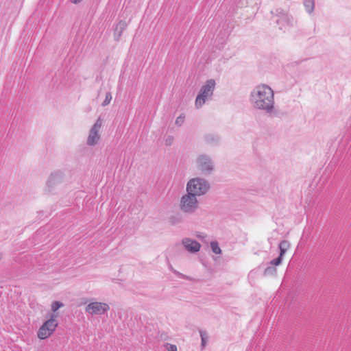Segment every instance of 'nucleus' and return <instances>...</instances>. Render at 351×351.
<instances>
[{
	"label": "nucleus",
	"mask_w": 351,
	"mask_h": 351,
	"mask_svg": "<svg viewBox=\"0 0 351 351\" xmlns=\"http://www.w3.org/2000/svg\"><path fill=\"white\" fill-rule=\"evenodd\" d=\"M250 101L255 109L270 114L274 109V90L266 84L256 86L251 92Z\"/></svg>",
	"instance_id": "obj_1"
},
{
	"label": "nucleus",
	"mask_w": 351,
	"mask_h": 351,
	"mask_svg": "<svg viewBox=\"0 0 351 351\" xmlns=\"http://www.w3.org/2000/svg\"><path fill=\"white\" fill-rule=\"evenodd\" d=\"M210 189L208 182L204 178H196L190 180L186 185V192L195 197L206 194Z\"/></svg>",
	"instance_id": "obj_2"
},
{
	"label": "nucleus",
	"mask_w": 351,
	"mask_h": 351,
	"mask_svg": "<svg viewBox=\"0 0 351 351\" xmlns=\"http://www.w3.org/2000/svg\"><path fill=\"white\" fill-rule=\"evenodd\" d=\"M215 84V80L210 79L202 86L195 99V106L197 108H201L206 101L212 97Z\"/></svg>",
	"instance_id": "obj_3"
},
{
	"label": "nucleus",
	"mask_w": 351,
	"mask_h": 351,
	"mask_svg": "<svg viewBox=\"0 0 351 351\" xmlns=\"http://www.w3.org/2000/svg\"><path fill=\"white\" fill-rule=\"evenodd\" d=\"M179 206L184 213L191 215L198 209L199 202L193 193H187L182 196Z\"/></svg>",
	"instance_id": "obj_4"
},
{
	"label": "nucleus",
	"mask_w": 351,
	"mask_h": 351,
	"mask_svg": "<svg viewBox=\"0 0 351 351\" xmlns=\"http://www.w3.org/2000/svg\"><path fill=\"white\" fill-rule=\"evenodd\" d=\"M58 326L56 315H51V317L47 320L39 328L38 331V337L40 339H45L49 337Z\"/></svg>",
	"instance_id": "obj_5"
},
{
	"label": "nucleus",
	"mask_w": 351,
	"mask_h": 351,
	"mask_svg": "<svg viewBox=\"0 0 351 351\" xmlns=\"http://www.w3.org/2000/svg\"><path fill=\"white\" fill-rule=\"evenodd\" d=\"M103 123V120L99 117L93 127L91 128L89 135L87 138V145L89 146H94L97 144L99 140L100 139V135L99 134V130L101 128Z\"/></svg>",
	"instance_id": "obj_6"
},
{
	"label": "nucleus",
	"mask_w": 351,
	"mask_h": 351,
	"mask_svg": "<svg viewBox=\"0 0 351 351\" xmlns=\"http://www.w3.org/2000/svg\"><path fill=\"white\" fill-rule=\"evenodd\" d=\"M197 165V168L204 174H210L213 170V162L211 158L206 154L198 156Z\"/></svg>",
	"instance_id": "obj_7"
},
{
	"label": "nucleus",
	"mask_w": 351,
	"mask_h": 351,
	"mask_svg": "<svg viewBox=\"0 0 351 351\" xmlns=\"http://www.w3.org/2000/svg\"><path fill=\"white\" fill-rule=\"evenodd\" d=\"M109 309L108 304L99 302H90L86 306V312L92 315H103Z\"/></svg>",
	"instance_id": "obj_8"
},
{
	"label": "nucleus",
	"mask_w": 351,
	"mask_h": 351,
	"mask_svg": "<svg viewBox=\"0 0 351 351\" xmlns=\"http://www.w3.org/2000/svg\"><path fill=\"white\" fill-rule=\"evenodd\" d=\"M182 243L184 248L191 253L199 252L201 247V245L199 242L189 238H184L182 241Z\"/></svg>",
	"instance_id": "obj_9"
},
{
	"label": "nucleus",
	"mask_w": 351,
	"mask_h": 351,
	"mask_svg": "<svg viewBox=\"0 0 351 351\" xmlns=\"http://www.w3.org/2000/svg\"><path fill=\"white\" fill-rule=\"evenodd\" d=\"M276 14L278 17L276 21L278 24L285 23L288 25H293V18L287 12L281 8L276 10Z\"/></svg>",
	"instance_id": "obj_10"
},
{
	"label": "nucleus",
	"mask_w": 351,
	"mask_h": 351,
	"mask_svg": "<svg viewBox=\"0 0 351 351\" xmlns=\"http://www.w3.org/2000/svg\"><path fill=\"white\" fill-rule=\"evenodd\" d=\"M63 181V174L60 171L52 173L47 180V186L49 189L60 184Z\"/></svg>",
	"instance_id": "obj_11"
},
{
	"label": "nucleus",
	"mask_w": 351,
	"mask_h": 351,
	"mask_svg": "<svg viewBox=\"0 0 351 351\" xmlns=\"http://www.w3.org/2000/svg\"><path fill=\"white\" fill-rule=\"evenodd\" d=\"M127 26V23L123 21H121L117 24L114 32V40L119 41L120 40L121 34L126 29Z\"/></svg>",
	"instance_id": "obj_12"
},
{
	"label": "nucleus",
	"mask_w": 351,
	"mask_h": 351,
	"mask_svg": "<svg viewBox=\"0 0 351 351\" xmlns=\"http://www.w3.org/2000/svg\"><path fill=\"white\" fill-rule=\"evenodd\" d=\"M205 141L210 145H217L219 142V137L213 134H208L205 136Z\"/></svg>",
	"instance_id": "obj_13"
},
{
	"label": "nucleus",
	"mask_w": 351,
	"mask_h": 351,
	"mask_svg": "<svg viewBox=\"0 0 351 351\" xmlns=\"http://www.w3.org/2000/svg\"><path fill=\"white\" fill-rule=\"evenodd\" d=\"M290 247V243L287 240L282 241L278 245V247L280 249V254L281 256H284L289 247Z\"/></svg>",
	"instance_id": "obj_14"
},
{
	"label": "nucleus",
	"mask_w": 351,
	"mask_h": 351,
	"mask_svg": "<svg viewBox=\"0 0 351 351\" xmlns=\"http://www.w3.org/2000/svg\"><path fill=\"white\" fill-rule=\"evenodd\" d=\"M304 5L308 13L313 12L315 8L314 0H304Z\"/></svg>",
	"instance_id": "obj_15"
},
{
	"label": "nucleus",
	"mask_w": 351,
	"mask_h": 351,
	"mask_svg": "<svg viewBox=\"0 0 351 351\" xmlns=\"http://www.w3.org/2000/svg\"><path fill=\"white\" fill-rule=\"evenodd\" d=\"M169 221L171 225H176L182 221V218L180 215H172L169 217Z\"/></svg>",
	"instance_id": "obj_16"
},
{
	"label": "nucleus",
	"mask_w": 351,
	"mask_h": 351,
	"mask_svg": "<svg viewBox=\"0 0 351 351\" xmlns=\"http://www.w3.org/2000/svg\"><path fill=\"white\" fill-rule=\"evenodd\" d=\"M200 337H201V345L202 347H205V346L207 343V340L208 339V336L207 335V332L206 331H204L202 330H199Z\"/></svg>",
	"instance_id": "obj_17"
},
{
	"label": "nucleus",
	"mask_w": 351,
	"mask_h": 351,
	"mask_svg": "<svg viewBox=\"0 0 351 351\" xmlns=\"http://www.w3.org/2000/svg\"><path fill=\"white\" fill-rule=\"evenodd\" d=\"M210 247L213 253L216 254H221V250L219 247V244L217 241H212L210 243Z\"/></svg>",
	"instance_id": "obj_18"
},
{
	"label": "nucleus",
	"mask_w": 351,
	"mask_h": 351,
	"mask_svg": "<svg viewBox=\"0 0 351 351\" xmlns=\"http://www.w3.org/2000/svg\"><path fill=\"white\" fill-rule=\"evenodd\" d=\"M276 273V268L271 265L268 266L264 271V276H272Z\"/></svg>",
	"instance_id": "obj_19"
},
{
	"label": "nucleus",
	"mask_w": 351,
	"mask_h": 351,
	"mask_svg": "<svg viewBox=\"0 0 351 351\" xmlns=\"http://www.w3.org/2000/svg\"><path fill=\"white\" fill-rule=\"evenodd\" d=\"M171 269L178 277H179L180 278L188 280H191V281L194 280V279L193 278L188 276L186 275H184L175 269H173L171 266Z\"/></svg>",
	"instance_id": "obj_20"
},
{
	"label": "nucleus",
	"mask_w": 351,
	"mask_h": 351,
	"mask_svg": "<svg viewBox=\"0 0 351 351\" xmlns=\"http://www.w3.org/2000/svg\"><path fill=\"white\" fill-rule=\"evenodd\" d=\"M282 257L283 256L279 254V256L277 258H274L270 262V265H271L274 267L280 265L282 261Z\"/></svg>",
	"instance_id": "obj_21"
},
{
	"label": "nucleus",
	"mask_w": 351,
	"mask_h": 351,
	"mask_svg": "<svg viewBox=\"0 0 351 351\" xmlns=\"http://www.w3.org/2000/svg\"><path fill=\"white\" fill-rule=\"evenodd\" d=\"M64 304L62 302L59 301H55L51 304V310L53 312L58 311L60 307L63 306Z\"/></svg>",
	"instance_id": "obj_22"
},
{
	"label": "nucleus",
	"mask_w": 351,
	"mask_h": 351,
	"mask_svg": "<svg viewBox=\"0 0 351 351\" xmlns=\"http://www.w3.org/2000/svg\"><path fill=\"white\" fill-rule=\"evenodd\" d=\"M111 99H112L111 93H109V92L106 93V98H105L104 101L102 103V106H106L110 104Z\"/></svg>",
	"instance_id": "obj_23"
},
{
	"label": "nucleus",
	"mask_w": 351,
	"mask_h": 351,
	"mask_svg": "<svg viewBox=\"0 0 351 351\" xmlns=\"http://www.w3.org/2000/svg\"><path fill=\"white\" fill-rule=\"evenodd\" d=\"M185 117L182 114H180L178 117H177L176 120V124L178 126H181L184 121Z\"/></svg>",
	"instance_id": "obj_24"
},
{
	"label": "nucleus",
	"mask_w": 351,
	"mask_h": 351,
	"mask_svg": "<svg viewBox=\"0 0 351 351\" xmlns=\"http://www.w3.org/2000/svg\"><path fill=\"white\" fill-rule=\"evenodd\" d=\"M173 136H168L165 139V145L167 146H171L173 142Z\"/></svg>",
	"instance_id": "obj_25"
},
{
	"label": "nucleus",
	"mask_w": 351,
	"mask_h": 351,
	"mask_svg": "<svg viewBox=\"0 0 351 351\" xmlns=\"http://www.w3.org/2000/svg\"><path fill=\"white\" fill-rule=\"evenodd\" d=\"M168 351H177V347L175 345H170Z\"/></svg>",
	"instance_id": "obj_26"
},
{
	"label": "nucleus",
	"mask_w": 351,
	"mask_h": 351,
	"mask_svg": "<svg viewBox=\"0 0 351 351\" xmlns=\"http://www.w3.org/2000/svg\"><path fill=\"white\" fill-rule=\"evenodd\" d=\"M82 1V0H71V2H72L73 3L77 4V3H80Z\"/></svg>",
	"instance_id": "obj_27"
},
{
	"label": "nucleus",
	"mask_w": 351,
	"mask_h": 351,
	"mask_svg": "<svg viewBox=\"0 0 351 351\" xmlns=\"http://www.w3.org/2000/svg\"><path fill=\"white\" fill-rule=\"evenodd\" d=\"M2 257H3V254L1 253H0V261L2 259Z\"/></svg>",
	"instance_id": "obj_28"
}]
</instances>
